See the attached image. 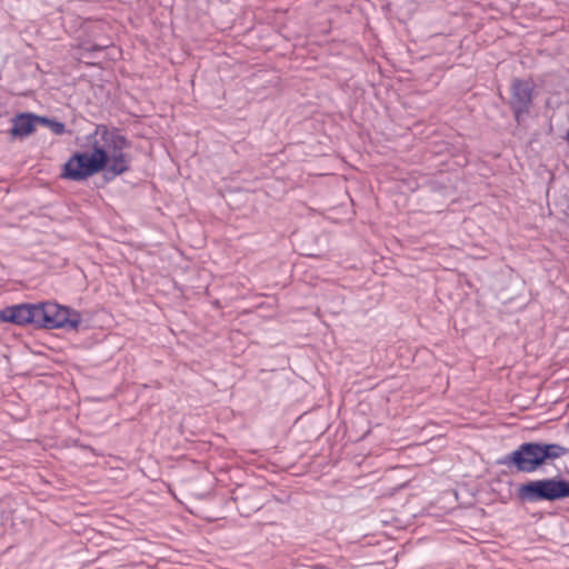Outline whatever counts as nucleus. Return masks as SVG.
<instances>
[{
    "label": "nucleus",
    "mask_w": 569,
    "mask_h": 569,
    "mask_svg": "<svg viewBox=\"0 0 569 569\" xmlns=\"http://www.w3.org/2000/svg\"><path fill=\"white\" fill-rule=\"evenodd\" d=\"M107 47H108V44H97V43H91L89 41H83L80 43V48H82L86 51H92V52L103 50Z\"/></svg>",
    "instance_id": "9d476101"
},
{
    "label": "nucleus",
    "mask_w": 569,
    "mask_h": 569,
    "mask_svg": "<svg viewBox=\"0 0 569 569\" xmlns=\"http://www.w3.org/2000/svg\"><path fill=\"white\" fill-rule=\"evenodd\" d=\"M97 138L96 130L87 136L91 152H74L63 164L62 178L83 181L106 169L107 157Z\"/></svg>",
    "instance_id": "7ed1b4c3"
},
{
    "label": "nucleus",
    "mask_w": 569,
    "mask_h": 569,
    "mask_svg": "<svg viewBox=\"0 0 569 569\" xmlns=\"http://www.w3.org/2000/svg\"><path fill=\"white\" fill-rule=\"evenodd\" d=\"M516 495L522 503L558 501L569 498V481L561 477L529 480L518 487Z\"/></svg>",
    "instance_id": "20e7f679"
},
{
    "label": "nucleus",
    "mask_w": 569,
    "mask_h": 569,
    "mask_svg": "<svg viewBox=\"0 0 569 569\" xmlns=\"http://www.w3.org/2000/svg\"><path fill=\"white\" fill-rule=\"evenodd\" d=\"M535 84L530 80L515 79L511 84L510 109L516 121L529 113L533 101Z\"/></svg>",
    "instance_id": "423d86ee"
},
{
    "label": "nucleus",
    "mask_w": 569,
    "mask_h": 569,
    "mask_svg": "<svg viewBox=\"0 0 569 569\" xmlns=\"http://www.w3.org/2000/svg\"><path fill=\"white\" fill-rule=\"evenodd\" d=\"M37 123H39V116L20 113L12 119L10 134L14 138H24L36 130Z\"/></svg>",
    "instance_id": "6e6552de"
},
{
    "label": "nucleus",
    "mask_w": 569,
    "mask_h": 569,
    "mask_svg": "<svg viewBox=\"0 0 569 569\" xmlns=\"http://www.w3.org/2000/svg\"><path fill=\"white\" fill-rule=\"evenodd\" d=\"M96 136L107 157L106 174L114 178L127 172L131 161L130 154L124 151L131 146L128 138L119 128L102 123L96 126Z\"/></svg>",
    "instance_id": "f03ea898"
},
{
    "label": "nucleus",
    "mask_w": 569,
    "mask_h": 569,
    "mask_svg": "<svg viewBox=\"0 0 569 569\" xmlns=\"http://www.w3.org/2000/svg\"><path fill=\"white\" fill-rule=\"evenodd\" d=\"M38 328L77 330L82 317L79 311L56 302H40Z\"/></svg>",
    "instance_id": "39448f33"
},
{
    "label": "nucleus",
    "mask_w": 569,
    "mask_h": 569,
    "mask_svg": "<svg viewBox=\"0 0 569 569\" xmlns=\"http://www.w3.org/2000/svg\"><path fill=\"white\" fill-rule=\"evenodd\" d=\"M39 303H20L0 310V321L38 328Z\"/></svg>",
    "instance_id": "0eeeda50"
},
{
    "label": "nucleus",
    "mask_w": 569,
    "mask_h": 569,
    "mask_svg": "<svg viewBox=\"0 0 569 569\" xmlns=\"http://www.w3.org/2000/svg\"><path fill=\"white\" fill-rule=\"evenodd\" d=\"M39 123L50 129L51 132H53L57 136H61L66 132V124L56 119L39 116Z\"/></svg>",
    "instance_id": "1a4fd4ad"
},
{
    "label": "nucleus",
    "mask_w": 569,
    "mask_h": 569,
    "mask_svg": "<svg viewBox=\"0 0 569 569\" xmlns=\"http://www.w3.org/2000/svg\"><path fill=\"white\" fill-rule=\"evenodd\" d=\"M92 26H96V24H94L93 22H88V23H87V28H90V27H92Z\"/></svg>",
    "instance_id": "9b49d317"
},
{
    "label": "nucleus",
    "mask_w": 569,
    "mask_h": 569,
    "mask_svg": "<svg viewBox=\"0 0 569 569\" xmlns=\"http://www.w3.org/2000/svg\"><path fill=\"white\" fill-rule=\"evenodd\" d=\"M567 139L569 140V130H568V133H567Z\"/></svg>",
    "instance_id": "f8f14e48"
},
{
    "label": "nucleus",
    "mask_w": 569,
    "mask_h": 569,
    "mask_svg": "<svg viewBox=\"0 0 569 569\" xmlns=\"http://www.w3.org/2000/svg\"><path fill=\"white\" fill-rule=\"evenodd\" d=\"M569 453V448L558 443L522 442L513 451L502 456L498 463L517 472L533 473L549 461Z\"/></svg>",
    "instance_id": "f257e3e1"
}]
</instances>
